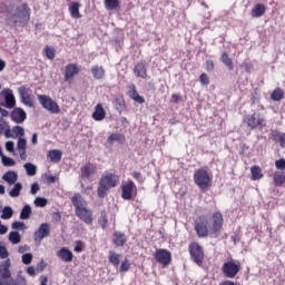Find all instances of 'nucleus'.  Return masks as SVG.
I'll return each mask as SVG.
<instances>
[{
	"label": "nucleus",
	"instance_id": "a878e982",
	"mask_svg": "<svg viewBox=\"0 0 285 285\" xmlns=\"http://www.w3.org/2000/svg\"><path fill=\"white\" fill-rule=\"evenodd\" d=\"M129 97L131 99H134V101L138 102V104H145L146 100L144 97H141L138 92H137V89H136V86L135 85H130L129 86Z\"/></svg>",
	"mask_w": 285,
	"mask_h": 285
},
{
	"label": "nucleus",
	"instance_id": "c9c22d12",
	"mask_svg": "<svg viewBox=\"0 0 285 285\" xmlns=\"http://www.w3.org/2000/svg\"><path fill=\"white\" fill-rule=\"evenodd\" d=\"M32 214V208L30 205H26L21 213H20V219L21 220H28Z\"/></svg>",
	"mask_w": 285,
	"mask_h": 285
},
{
	"label": "nucleus",
	"instance_id": "5701e85b",
	"mask_svg": "<svg viewBox=\"0 0 285 285\" xmlns=\"http://www.w3.org/2000/svg\"><path fill=\"white\" fill-rule=\"evenodd\" d=\"M105 117H106V111L104 109V106L100 102H98V105H96V107H95L92 118L96 121H102L105 119Z\"/></svg>",
	"mask_w": 285,
	"mask_h": 285
},
{
	"label": "nucleus",
	"instance_id": "ea45409f",
	"mask_svg": "<svg viewBox=\"0 0 285 285\" xmlns=\"http://www.w3.org/2000/svg\"><path fill=\"white\" fill-rule=\"evenodd\" d=\"M9 240L13 245L19 244L21 242V236H20L19 232H10L9 233Z\"/></svg>",
	"mask_w": 285,
	"mask_h": 285
},
{
	"label": "nucleus",
	"instance_id": "49530a36",
	"mask_svg": "<svg viewBox=\"0 0 285 285\" xmlns=\"http://www.w3.org/2000/svg\"><path fill=\"white\" fill-rule=\"evenodd\" d=\"M0 158H2V164L6 167H13L16 165L13 158L7 157L6 155L0 156Z\"/></svg>",
	"mask_w": 285,
	"mask_h": 285
},
{
	"label": "nucleus",
	"instance_id": "864d4df0",
	"mask_svg": "<svg viewBox=\"0 0 285 285\" xmlns=\"http://www.w3.org/2000/svg\"><path fill=\"white\" fill-rule=\"evenodd\" d=\"M27 147H28V141L24 138H20L18 142L19 151L26 150Z\"/></svg>",
	"mask_w": 285,
	"mask_h": 285
},
{
	"label": "nucleus",
	"instance_id": "4be33fe9",
	"mask_svg": "<svg viewBox=\"0 0 285 285\" xmlns=\"http://www.w3.org/2000/svg\"><path fill=\"white\" fill-rule=\"evenodd\" d=\"M91 75L95 80H104L106 71L102 66L95 65L91 67Z\"/></svg>",
	"mask_w": 285,
	"mask_h": 285
},
{
	"label": "nucleus",
	"instance_id": "72a5a7b5",
	"mask_svg": "<svg viewBox=\"0 0 285 285\" xmlns=\"http://www.w3.org/2000/svg\"><path fill=\"white\" fill-rule=\"evenodd\" d=\"M272 137L276 144H279L282 148H285V132L276 131L272 134Z\"/></svg>",
	"mask_w": 285,
	"mask_h": 285
},
{
	"label": "nucleus",
	"instance_id": "c03bdc74",
	"mask_svg": "<svg viewBox=\"0 0 285 285\" xmlns=\"http://www.w3.org/2000/svg\"><path fill=\"white\" fill-rule=\"evenodd\" d=\"M10 285H28V281L22 275H18V277L11 279Z\"/></svg>",
	"mask_w": 285,
	"mask_h": 285
},
{
	"label": "nucleus",
	"instance_id": "6e6552de",
	"mask_svg": "<svg viewBox=\"0 0 285 285\" xmlns=\"http://www.w3.org/2000/svg\"><path fill=\"white\" fill-rule=\"evenodd\" d=\"M242 268L240 262L235 259H229L222 266V272L226 278L233 279L237 276Z\"/></svg>",
	"mask_w": 285,
	"mask_h": 285
},
{
	"label": "nucleus",
	"instance_id": "393cba45",
	"mask_svg": "<svg viewBox=\"0 0 285 285\" xmlns=\"http://www.w3.org/2000/svg\"><path fill=\"white\" fill-rule=\"evenodd\" d=\"M266 13V6L257 3L252 10V17L254 19H259Z\"/></svg>",
	"mask_w": 285,
	"mask_h": 285
},
{
	"label": "nucleus",
	"instance_id": "37998d69",
	"mask_svg": "<svg viewBox=\"0 0 285 285\" xmlns=\"http://www.w3.org/2000/svg\"><path fill=\"white\" fill-rule=\"evenodd\" d=\"M109 262L115 266L118 267L120 264V256L114 252H110Z\"/></svg>",
	"mask_w": 285,
	"mask_h": 285
},
{
	"label": "nucleus",
	"instance_id": "2f4dec72",
	"mask_svg": "<svg viewBox=\"0 0 285 285\" xmlns=\"http://www.w3.org/2000/svg\"><path fill=\"white\" fill-rule=\"evenodd\" d=\"M47 157L52 163L61 161V159H62V151H59V149H51V151H48Z\"/></svg>",
	"mask_w": 285,
	"mask_h": 285
},
{
	"label": "nucleus",
	"instance_id": "6e6d98bb",
	"mask_svg": "<svg viewBox=\"0 0 285 285\" xmlns=\"http://www.w3.org/2000/svg\"><path fill=\"white\" fill-rule=\"evenodd\" d=\"M85 247V243L82 240H77L75 246L76 253H82Z\"/></svg>",
	"mask_w": 285,
	"mask_h": 285
},
{
	"label": "nucleus",
	"instance_id": "6ab92c4d",
	"mask_svg": "<svg viewBox=\"0 0 285 285\" xmlns=\"http://www.w3.org/2000/svg\"><path fill=\"white\" fill-rule=\"evenodd\" d=\"M97 174V167L90 163H87L83 167H80L81 178L90 179L92 175Z\"/></svg>",
	"mask_w": 285,
	"mask_h": 285
},
{
	"label": "nucleus",
	"instance_id": "1a4fd4ad",
	"mask_svg": "<svg viewBox=\"0 0 285 285\" xmlns=\"http://www.w3.org/2000/svg\"><path fill=\"white\" fill-rule=\"evenodd\" d=\"M224 226V217L220 212H214L210 218V235L218 236L222 233Z\"/></svg>",
	"mask_w": 285,
	"mask_h": 285
},
{
	"label": "nucleus",
	"instance_id": "a18cd8bd",
	"mask_svg": "<svg viewBox=\"0 0 285 285\" xmlns=\"http://www.w3.org/2000/svg\"><path fill=\"white\" fill-rule=\"evenodd\" d=\"M24 169H26L28 176L37 175V167L30 163L24 165Z\"/></svg>",
	"mask_w": 285,
	"mask_h": 285
},
{
	"label": "nucleus",
	"instance_id": "7ed1b4c3",
	"mask_svg": "<svg viewBox=\"0 0 285 285\" xmlns=\"http://www.w3.org/2000/svg\"><path fill=\"white\" fill-rule=\"evenodd\" d=\"M118 183L119 176L117 174L106 171L98 180V198H105L107 196L108 190L116 188Z\"/></svg>",
	"mask_w": 285,
	"mask_h": 285
},
{
	"label": "nucleus",
	"instance_id": "5fc2aeb1",
	"mask_svg": "<svg viewBox=\"0 0 285 285\" xmlns=\"http://www.w3.org/2000/svg\"><path fill=\"white\" fill-rule=\"evenodd\" d=\"M131 265L128 259L122 261L120 266V272H128L130 269Z\"/></svg>",
	"mask_w": 285,
	"mask_h": 285
},
{
	"label": "nucleus",
	"instance_id": "680f3d73",
	"mask_svg": "<svg viewBox=\"0 0 285 285\" xmlns=\"http://www.w3.org/2000/svg\"><path fill=\"white\" fill-rule=\"evenodd\" d=\"M52 220L53 222H61L62 220V215L60 212H55L52 213Z\"/></svg>",
	"mask_w": 285,
	"mask_h": 285
},
{
	"label": "nucleus",
	"instance_id": "4c0bfd02",
	"mask_svg": "<svg viewBox=\"0 0 285 285\" xmlns=\"http://www.w3.org/2000/svg\"><path fill=\"white\" fill-rule=\"evenodd\" d=\"M13 217V209L10 206L4 207L2 210V215H0V218L3 220H9L10 218Z\"/></svg>",
	"mask_w": 285,
	"mask_h": 285
},
{
	"label": "nucleus",
	"instance_id": "9d476101",
	"mask_svg": "<svg viewBox=\"0 0 285 285\" xmlns=\"http://www.w3.org/2000/svg\"><path fill=\"white\" fill-rule=\"evenodd\" d=\"M38 99L42 108L46 109L47 111L52 114L61 112V109L59 108L57 102H55L49 96L38 95Z\"/></svg>",
	"mask_w": 285,
	"mask_h": 285
},
{
	"label": "nucleus",
	"instance_id": "f8f14e48",
	"mask_svg": "<svg viewBox=\"0 0 285 285\" xmlns=\"http://www.w3.org/2000/svg\"><path fill=\"white\" fill-rule=\"evenodd\" d=\"M155 259L158 264L166 268L171 263V253L168 249L159 248L156 250Z\"/></svg>",
	"mask_w": 285,
	"mask_h": 285
},
{
	"label": "nucleus",
	"instance_id": "4d7b16f0",
	"mask_svg": "<svg viewBox=\"0 0 285 285\" xmlns=\"http://www.w3.org/2000/svg\"><path fill=\"white\" fill-rule=\"evenodd\" d=\"M11 227L14 230H20V229H24V224L21 222H13Z\"/></svg>",
	"mask_w": 285,
	"mask_h": 285
},
{
	"label": "nucleus",
	"instance_id": "a211bd4d",
	"mask_svg": "<svg viewBox=\"0 0 285 285\" xmlns=\"http://www.w3.org/2000/svg\"><path fill=\"white\" fill-rule=\"evenodd\" d=\"M134 75L144 80L148 78L146 61H139L136 66H134Z\"/></svg>",
	"mask_w": 285,
	"mask_h": 285
},
{
	"label": "nucleus",
	"instance_id": "7c9ffc66",
	"mask_svg": "<svg viewBox=\"0 0 285 285\" xmlns=\"http://www.w3.org/2000/svg\"><path fill=\"white\" fill-rule=\"evenodd\" d=\"M2 179L9 185H14L18 180V174L13 170H9L3 175Z\"/></svg>",
	"mask_w": 285,
	"mask_h": 285
},
{
	"label": "nucleus",
	"instance_id": "ddd939ff",
	"mask_svg": "<svg viewBox=\"0 0 285 285\" xmlns=\"http://www.w3.org/2000/svg\"><path fill=\"white\" fill-rule=\"evenodd\" d=\"M19 95L21 97V101L24 106L29 108L35 107V100L32 98V89L30 87H20L19 88Z\"/></svg>",
	"mask_w": 285,
	"mask_h": 285
},
{
	"label": "nucleus",
	"instance_id": "473e14b6",
	"mask_svg": "<svg viewBox=\"0 0 285 285\" xmlns=\"http://www.w3.org/2000/svg\"><path fill=\"white\" fill-rule=\"evenodd\" d=\"M220 61L223 62L224 66L227 67L228 70H234L235 66L233 59L229 57L228 53L223 52L220 56Z\"/></svg>",
	"mask_w": 285,
	"mask_h": 285
},
{
	"label": "nucleus",
	"instance_id": "dca6fc26",
	"mask_svg": "<svg viewBox=\"0 0 285 285\" xmlns=\"http://www.w3.org/2000/svg\"><path fill=\"white\" fill-rule=\"evenodd\" d=\"M28 118V115L20 107L14 108L11 112V120L14 124H22Z\"/></svg>",
	"mask_w": 285,
	"mask_h": 285
},
{
	"label": "nucleus",
	"instance_id": "09e8293b",
	"mask_svg": "<svg viewBox=\"0 0 285 285\" xmlns=\"http://www.w3.org/2000/svg\"><path fill=\"white\" fill-rule=\"evenodd\" d=\"M12 131L14 132L16 137H23L24 129L20 126L12 127Z\"/></svg>",
	"mask_w": 285,
	"mask_h": 285
},
{
	"label": "nucleus",
	"instance_id": "0e129e2a",
	"mask_svg": "<svg viewBox=\"0 0 285 285\" xmlns=\"http://www.w3.org/2000/svg\"><path fill=\"white\" fill-rule=\"evenodd\" d=\"M242 68H244V70H245L247 73H249V72L252 71V69H253V65H252L250 62H244V63L242 65Z\"/></svg>",
	"mask_w": 285,
	"mask_h": 285
},
{
	"label": "nucleus",
	"instance_id": "8fccbe9b",
	"mask_svg": "<svg viewBox=\"0 0 285 285\" xmlns=\"http://www.w3.org/2000/svg\"><path fill=\"white\" fill-rule=\"evenodd\" d=\"M32 259H33V255L30 254V253H27L22 256V263L24 265H30L32 263Z\"/></svg>",
	"mask_w": 285,
	"mask_h": 285
},
{
	"label": "nucleus",
	"instance_id": "052dcab7",
	"mask_svg": "<svg viewBox=\"0 0 285 285\" xmlns=\"http://www.w3.org/2000/svg\"><path fill=\"white\" fill-rule=\"evenodd\" d=\"M215 69V62L214 60H207L206 61V70L207 71H213Z\"/></svg>",
	"mask_w": 285,
	"mask_h": 285
},
{
	"label": "nucleus",
	"instance_id": "9b49d317",
	"mask_svg": "<svg viewBox=\"0 0 285 285\" xmlns=\"http://www.w3.org/2000/svg\"><path fill=\"white\" fill-rule=\"evenodd\" d=\"M121 190H122L121 198L124 200H131L132 197L137 196V187L134 180H128L126 183H122Z\"/></svg>",
	"mask_w": 285,
	"mask_h": 285
},
{
	"label": "nucleus",
	"instance_id": "3c124183",
	"mask_svg": "<svg viewBox=\"0 0 285 285\" xmlns=\"http://www.w3.org/2000/svg\"><path fill=\"white\" fill-rule=\"evenodd\" d=\"M275 167L277 170L284 171L285 170V159L281 158L279 160H276Z\"/></svg>",
	"mask_w": 285,
	"mask_h": 285
},
{
	"label": "nucleus",
	"instance_id": "de8ad7c7",
	"mask_svg": "<svg viewBox=\"0 0 285 285\" xmlns=\"http://www.w3.org/2000/svg\"><path fill=\"white\" fill-rule=\"evenodd\" d=\"M33 204H36V206H39V207H45L48 205V199L43 197H37Z\"/></svg>",
	"mask_w": 285,
	"mask_h": 285
},
{
	"label": "nucleus",
	"instance_id": "a19ab883",
	"mask_svg": "<svg viewBox=\"0 0 285 285\" xmlns=\"http://www.w3.org/2000/svg\"><path fill=\"white\" fill-rule=\"evenodd\" d=\"M119 0H105V7L107 10H115L119 7Z\"/></svg>",
	"mask_w": 285,
	"mask_h": 285
},
{
	"label": "nucleus",
	"instance_id": "cd10ccee",
	"mask_svg": "<svg viewBox=\"0 0 285 285\" xmlns=\"http://www.w3.org/2000/svg\"><path fill=\"white\" fill-rule=\"evenodd\" d=\"M249 171L252 173V180L256 181L264 177L263 169L259 167V165H254L252 168H249Z\"/></svg>",
	"mask_w": 285,
	"mask_h": 285
},
{
	"label": "nucleus",
	"instance_id": "f03ea898",
	"mask_svg": "<svg viewBox=\"0 0 285 285\" xmlns=\"http://www.w3.org/2000/svg\"><path fill=\"white\" fill-rule=\"evenodd\" d=\"M71 203L75 206L76 216L80 222H85L87 225L92 224V212L88 208L87 202L80 194L72 196Z\"/></svg>",
	"mask_w": 285,
	"mask_h": 285
},
{
	"label": "nucleus",
	"instance_id": "13d9d810",
	"mask_svg": "<svg viewBox=\"0 0 285 285\" xmlns=\"http://www.w3.org/2000/svg\"><path fill=\"white\" fill-rule=\"evenodd\" d=\"M200 83L205 86L210 83V79L208 78L207 73H200Z\"/></svg>",
	"mask_w": 285,
	"mask_h": 285
},
{
	"label": "nucleus",
	"instance_id": "2eb2a0df",
	"mask_svg": "<svg viewBox=\"0 0 285 285\" xmlns=\"http://www.w3.org/2000/svg\"><path fill=\"white\" fill-rule=\"evenodd\" d=\"M50 233H51L50 225L47 223H43L40 225L38 230L33 233V239L40 243L41 240H43V238L49 237Z\"/></svg>",
	"mask_w": 285,
	"mask_h": 285
},
{
	"label": "nucleus",
	"instance_id": "39448f33",
	"mask_svg": "<svg viewBox=\"0 0 285 285\" xmlns=\"http://www.w3.org/2000/svg\"><path fill=\"white\" fill-rule=\"evenodd\" d=\"M194 230L199 238H206L213 236L210 224L206 215H198L194 220Z\"/></svg>",
	"mask_w": 285,
	"mask_h": 285
},
{
	"label": "nucleus",
	"instance_id": "e433bc0d",
	"mask_svg": "<svg viewBox=\"0 0 285 285\" xmlns=\"http://www.w3.org/2000/svg\"><path fill=\"white\" fill-rule=\"evenodd\" d=\"M108 224V217H107V212L102 210L100 212L99 218H98V225L102 227V229H106Z\"/></svg>",
	"mask_w": 285,
	"mask_h": 285
},
{
	"label": "nucleus",
	"instance_id": "bb28decb",
	"mask_svg": "<svg viewBox=\"0 0 285 285\" xmlns=\"http://www.w3.org/2000/svg\"><path fill=\"white\" fill-rule=\"evenodd\" d=\"M273 181L275 187H282L285 184V171H275Z\"/></svg>",
	"mask_w": 285,
	"mask_h": 285
},
{
	"label": "nucleus",
	"instance_id": "c85d7f7f",
	"mask_svg": "<svg viewBox=\"0 0 285 285\" xmlns=\"http://www.w3.org/2000/svg\"><path fill=\"white\" fill-rule=\"evenodd\" d=\"M126 137L124 134H110L107 138V144L114 145L115 142L125 144Z\"/></svg>",
	"mask_w": 285,
	"mask_h": 285
},
{
	"label": "nucleus",
	"instance_id": "e2e57ef3",
	"mask_svg": "<svg viewBox=\"0 0 285 285\" xmlns=\"http://www.w3.org/2000/svg\"><path fill=\"white\" fill-rule=\"evenodd\" d=\"M6 149L9 153H13L14 151V142L13 141H7L6 142Z\"/></svg>",
	"mask_w": 285,
	"mask_h": 285
},
{
	"label": "nucleus",
	"instance_id": "423d86ee",
	"mask_svg": "<svg viewBox=\"0 0 285 285\" xmlns=\"http://www.w3.org/2000/svg\"><path fill=\"white\" fill-rule=\"evenodd\" d=\"M243 122L247 126V128L254 130V129H259L263 130L264 128L267 127L266 120L262 115L259 114H252L248 115L244 118Z\"/></svg>",
	"mask_w": 285,
	"mask_h": 285
},
{
	"label": "nucleus",
	"instance_id": "603ef678",
	"mask_svg": "<svg viewBox=\"0 0 285 285\" xmlns=\"http://www.w3.org/2000/svg\"><path fill=\"white\" fill-rule=\"evenodd\" d=\"M9 255L6 246L0 242V258L6 259Z\"/></svg>",
	"mask_w": 285,
	"mask_h": 285
},
{
	"label": "nucleus",
	"instance_id": "f257e3e1",
	"mask_svg": "<svg viewBox=\"0 0 285 285\" xmlns=\"http://www.w3.org/2000/svg\"><path fill=\"white\" fill-rule=\"evenodd\" d=\"M14 10V13H12ZM28 3H23L19 7H16L13 4H2L0 6V13H7V19L9 22L12 23V26H20L24 27L29 23L31 12Z\"/></svg>",
	"mask_w": 285,
	"mask_h": 285
},
{
	"label": "nucleus",
	"instance_id": "69168bd1",
	"mask_svg": "<svg viewBox=\"0 0 285 285\" xmlns=\"http://www.w3.org/2000/svg\"><path fill=\"white\" fill-rule=\"evenodd\" d=\"M38 190H40L39 184H38V183H33V184L31 185L30 193H31L32 195H36V194L38 193Z\"/></svg>",
	"mask_w": 285,
	"mask_h": 285
},
{
	"label": "nucleus",
	"instance_id": "20e7f679",
	"mask_svg": "<svg viewBox=\"0 0 285 285\" xmlns=\"http://www.w3.org/2000/svg\"><path fill=\"white\" fill-rule=\"evenodd\" d=\"M194 183L198 189L206 191L213 187V176L205 168H198L194 173Z\"/></svg>",
	"mask_w": 285,
	"mask_h": 285
},
{
	"label": "nucleus",
	"instance_id": "f704fd0d",
	"mask_svg": "<svg viewBox=\"0 0 285 285\" xmlns=\"http://www.w3.org/2000/svg\"><path fill=\"white\" fill-rule=\"evenodd\" d=\"M284 98V90L281 87H276L271 94V99L274 101H281Z\"/></svg>",
	"mask_w": 285,
	"mask_h": 285
},
{
	"label": "nucleus",
	"instance_id": "58836bf2",
	"mask_svg": "<svg viewBox=\"0 0 285 285\" xmlns=\"http://www.w3.org/2000/svg\"><path fill=\"white\" fill-rule=\"evenodd\" d=\"M21 189H22L21 183H16L13 188L9 191L10 197L12 198L19 197Z\"/></svg>",
	"mask_w": 285,
	"mask_h": 285
},
{
	"label": "nucleus",
	"instance_id": "bf43d9fd",
	"mask_svg": "<svg viewBox=\"0 0 285 285\" xmlns=\"http://www.w3.org/2000/svg\"><path fill=\"white\" fill-rule=\"evenodd\" d=\"M131 176H134V179L138 180V183H144V176H141V174L139 171H134V174H131Z\"/></svg>",
	"mask_w": 285,
	"mask_h": 285
},
{
	"label": "nucleus",
	"instance_id": "338daca9",
	"mask_svg": "<svg viewBox=\"0 0 285 285\" xmlns=\"http://www.w3.org/2000/svg\"><path fill=\"white\" fill-rule=\"evenodd\" d=\"M171 98H173L174 102H176V104H179L183 100V97L178 94H173Z\"/></svg>",
	"mask_w": 285,
	"mask_h": 285
},
{
	"label": "nucleus",
	"instance_id": "aec40b11",
	"mask_svg": "<svg viewBox=\"0 0 285 285\" xmlns=\"http://www.w3.org/2000/svg\"><path fill=\"white\" fill-rule=\"evenodd\" d=\"M57 256L65 263H71L73 259V254L72 252L67 248V247H61L58 252H57Z\"/></svg>",
	"mask_w": 285,
	"mask_h": 285
},
{
	"label": "nucleus",
	"instance_id": "c756f323",
	"mask_svg": "<svg viewBox=\"0 0 285 285\" xmlns=\"http://www.w3.org/2000/svg\"><path fill=\"white\" fill-rule=\"evenodd\" d=\"M4 100H6V108L7 109H13L16 107V97H14L12 90H9L6 94Z\"/></svg>",
	"mask_w": 285,
	"mask_h": 285
},
{
	"label": "nucleus",
	"instance_id": "774afa93",
	"mask_svg": "<svg viewBox=\"0 0 285 285\" xmlns=\"http://www.w3.org/2000/svg\"><path fill=\"white\" fill-rule=\"evenodd\" d=\"M10 284H11V279L0 278V285H10Z\"/></svg>",
	"mask_w": 285,
	"mask_h": 285
},
{
	"label": "nucleus",
	"instance_id": "4468645a",
	"mask_svg": "<svg viewBox=\"0 0 285 285\" xmlns=\"http://www.w3.org/2000/svg\"><path fill=\"white\" fill-rule=\"evenodd\" d=\"M81 71L80 66L77 63H68L65 67L63 80L71 81L75 76L79 75Z\"/></svg>",
	"mask_w": 285,
	"mask_h": 285
},
{
	"label": "nucleus",
	"instance_id": "0eeeda50",
	"mask_svg": "<svg viewBox=\"0 0 285 285\" xmlns=\"http://www.w3.org/2000/svg\"><path fill=\"white\" fill-rule=\"evenodd\" d=\"M188 252L190 254L191 261L196 265L202 266L204 258H205V253H204L203 246L199 243L191 242V243H189Z\"/></svg>",
	"mask_w": 285,
	"mask_h": 285
},
{
	"label": "nucleus",
	"instance_id": "79ce46f5",
	"mask_svg": "<svg viewBox=\"0 0 285 285\" xmlns=\"http://www.w3.org/2000/svg\"><path fill=\"white\" fill-rule=\"evenodd\" d=\"M45 53H46V58L49 60H53L56 57L55 48L48 45L45 47Z\"/></svg>",
	"mask_w": 285,
	"mask_h": 285
},
{
	"label": "nucleus",
	"instance_id": "412c9836",
	"mask_svg": "<svg viewBox=\"0 0 285 285\" xmlns=\"http://www.w3.org/2000/svg\"><path fill=\"white\" fill-rule=\"evenodd\" d=\"M127 240H128V238L121 232H115L112 235V244L116 247H122Z\"/></svg>",
	"mask_w": 285,
	"mask_h": 285
},
{
	"label": "nucleus",
	"instance_id": "b1692460",
	"mask_svg": "<svg viewBox=\"0 0 285 285\" xmlns=\"http://www.w3.org/2000/svg\"><path fill=\"white\" fill-rule=\"evenodd\" d=\"M81 3L72 2L69 7L70 16L72 19H81L82 14L80 13Z\"/></svg>",
	"mask_w": 285,
	"mask_h": 285
},
{
	"label": "nucleus",
	"instance_id": "f3484780",
	"mask_svg": "<svg viewBox=\"0 0 285 285\" xmlns=\"http://www.w3.org/2000/svg\"><path fill=\"white\" fill-rule=\"evenodd\" d=\"M10 258L0 262V278L12 279V274L10 273Z\"/></svg>",
	"mask_w": 285,
	"mask_h": 285
}]
</instances>
